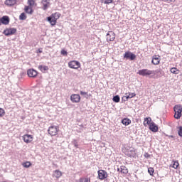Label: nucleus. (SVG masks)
<instances>
[{
    "label": "nucleus",
    "mask_w": 182,
    "mask_h": 182,
    "mask_svg": "<svg viewBox=\"0 0 182 182\" xmlns=\"http://www.w3.org/2000/svg\"><path fill=\"white\" fill-rule=\"evenodd\" d=\"M165 136L166 137H169L171 139H173V140H176V136H174L173 135H167V134H165Z\"/></svg>",
    "instance_id": "42"
},
{
    "label": "nucleus",
    "mask_w": 182,
    "mask_h": 182,
    "mask_svg": "<svg viewBox=\"0 0 182 182\" xmlns=\"http://www.w3.org/2000/svg\"><path fill=\"white\" fill-rule=\"evenodd\" d=\"M1 23H2V20L0 18V26H1Z\"/></svg>",
    "instance_id": "49"
},
{
    "label": "nucleus",
    "mask_w": 182,
    "mask_h": 182,
    "mask_svg": "<svg viewBox=\"0 0 182 182\" xmlns=\"http://www.w3.org/2000/svg\"><path fill=\"white\" fill-rule=\"evenodd\" d=\"M24 11L26 14H28V15H32L33 14V9L30 6H26L24 8Z\"/></svg>",
    "instance_id": "19"
},
{
    "label": "nucleus",
    "mask_w": 182,
    "mask_h": 182,
    "mask_svg": "<svg viewBox=\"0 0 182 182\" xmlns=\"http://www.w3.org/2000/svg\"><path fill=\"white\" fill-rule=\"evenodd\" d=\"M124 59H126L127 60H134V59H136V55L130 51H127L124 54Z\"/></svg>",
    "instance_id": "7"
},
{
    "label": "nucleus",
    "mask_w": 182,
    "mask_h": 182,
    "mask_svg": "<svg viewBox=\"0 0 182 182\" xmlns=\"http://www.w3.org/2000/svg\"><path fill=\"white\" fill-rule=\"evenodd\" d=\"M144 156L145 157V159H149L150 158V154H149V153H145Z\"/></svg>",
    "instance_id": "43"
},
{
    "label": "nucleus",
    "mask_w": 182,
    "mask_h": 182,
    "mask_svg": "<svg viewBox=\"0 0 182 182\" xmlns=\"http://www.w3.org/2000/svg\"><path fill=\"white\" fill-rule=\"evenodd\" d=\"M103 1H105V0H101V2H103Z\"/></svg>",
    "instance_id": "51"
},
{
    "label": "nucleus",
    "mask_w": 182,
    "mask_h": 182,
    "mask_svg": "<svg viewBox=\"0 0 182 182\" xmlns=\"http://www.w3.org/2000/svg\"><path fill=\"white\" fill-rule=\"evenodd\" d=\"M125 97L127 98V100H129V99H130L129 95H126Z\"/></svg>",
    "instance_id": "47"
},
{
    "label": "nucleus",
    "mask_w": 182,
    "mask_h": 182,
    "mask_svg": "<svg viewBox=\"0 0 182 182\" xmlns=\"http://www.w3.org/2000/svg\"><path fill=\"white\" fill-rule=\"evenodd\" d=\"M72 144L75 147V149H79V144L77 139H73Z\"/></svg>",
    "instance_id": "27"
},
{
    "label": "nucleus",
    "mask_w": 182,
    "mask_h": 182,
    "mask_svg": "<svg viewBox=\"0 0 182 182\" xmlns=\"http://www.w3.org/2000/svg\"><path fill=\"white\" fill-rule=\"evenodd\" d=\"M107 42H113L116 39V34L113 31H109L106 35Z\"/></svg>",
    "instance_id": "8"
},
{
    "label": "nucleus",
    "mask_w": 182,
    "mask_h": 182,
    "mask_svg": "<svg viewBox=\"0 0 182 182\" xmlns=\"http://www.w3.org/2000/svg\"><path fill=\"white\" fill-rule=\"evenodd\" d=\"M104 4L105 5H109L110 4H113V0H104Z\"/></svg>",
    "instance_id": "36"
},
{
    "label": "nucleus",
    "mask_w": 182,
    "mask_h": 182,
    "mask_svg": "<svg viewBox=\"0 0 182 182\" xmlns=\"http://www.w3.org/2000/svg\"><path fill=\"white\" fill-rule=\"evenodd\" d=\"M80 93L81 96H85V97H87V92L80 91Z\"/></svg>",
    "instance_id": "38"
},
{
    "label": "nucleus",
    "mask_w": 182,
    "mask_h": 182,
    "mask_svg": "<svg viewBox=\"0 0 182 182\" xmlns=\"http://www.w3.org/2000/svg\"><path fill=\"white\" fill-rule=\"evenodd\" d=\"M45 2L48 3V0H42V4H45Z\"/></svg>",
    "instance_id": "46"
},
{
    "label": "nucleus",
    "mask_w": 182,
    "mask_h": 182,
    "mask_svg": "<svg viewBox=\"0 0 182 182\" xmlns=\"http://www.w3.org/2000/svg\"><path fill=\"white\" fill-rule=\"evenodd\" d=\"M124 154L125 156H127V157H136V149L133 147L131 148H126L124 150Z\"/></svg>",
    "instance_id": "3"
},
{
    "label": "nucleus",
    "mask_w": 182,
    "mask_h": 182,
    "mask_svg": "<svg viewBox=\"0 0 182 182\" xmlns=\"http://www.w3.org/2000/svg\"><path fill=\"white\" fill-rule=\"evenodd\" d=\"M170 72L173 75H178V73H180V70L177 69V68H171Z\"/></svg>",
    "instance_id": "24"
},
{
    "label": "nucleus",
    "mask_w": 182,
    "mask_h": 182,
    "mask_svg": "<svg viewBox=\"0 0 182 182\" xmlns=\"http://www.w3.org/2000/svg\"><path fill=\"white\" fill-rule=\"evenodd\" d=\"M49 4V2H47L46 4L43 3V9L44 11H46V9H48V4Z\"/></svg>",
    "instance_id": "40"
},
{
    "label": "nucleus",
    "mask_w": 182,
    "mask_h": 182,
    "mask_svg": "<svg viewBox=\"0 0 182 182\" xmlns=\"http://www.w3.org/2000/svg\"><path fill=\"white\" fill-rule=\"evenodd\" d=\"M51 16H53L54 18L58 21V19L59 18H60V13L56 12V13H54V14H51Z\"/></svg>",
    "instance_id": "28"
},
{
    "label": "nucleus",
    "mask_w": 182,
    "mask_h": 182,
    "mask_svg": "<svg viewBox=\"0 0 182 182\" xmlns=\"http://www.w3.org/2000/svg\"><path fill=\"white\" fill-rule=\"evenodd\" d=\"M53 176L56 178L62 177V172L59 170H55L53 173Z\"/></svg>",
    "instance_id": "23"
},
{
    "label": "nucleus",
    "mask_w": 182,
    "mask_h": 182,
    "mask_svg": "<svg viewBox=\"0 0 182 182\" xmlns=\"http://www.w3.org/2000/svg\"><path fill=\"white\" fill-rule=\"evenodd\" d=\"M28 77H36L38 76V71L35 69H29L27 71Z\"/></svg>",
    "instance_id": "12"
},
{
    "label": "nucleus",
    "mask_w": 182,
    "mask_h": 182,
    "mask_svg": "<svg viewBox=\"0 0 182 182\" xmlns=\"http://www.w3.org/2000/svg\"><path fill=\"white\" fill-rule=\"evenodd\" d=\"M169 2H174L176 0H168Z\"/></svg>",
    "instance_id": "48"
},
{
    "label": "nucleus",
    "mask_w": 182,
    "mask_h": 182,
    "mask_svg": "<svg viewBox=\"0 0 182 182\" xmlns=\"http://www.w3.org/2000/svg\"><path fill=\"white\" fill-rule=\"evenodd\" d=\"M23 139L25 143H31L33 140V136L29 134H25L23 136Z\"/></svg>",
    "instance_id": "15"
},
{
    "label": "nucleus",
    "mask_w": 182,
    "mask_h": 182,
    "mask_svg": "<svg viewBox=\"0 0 182 182\" xmlns=\"http://www.w3.org/2000/svg\"><path fill=\"white\" fill-rule=\"evenodd\" d=\"M31 164L29 161H26L23 164V166L25 167V168H29L31 167Z\"/></svg>",
    "instance_id": "32"
},
{
    "label": "nucleus",
    "mask_w": 182,
    "mask_h": 182,
    "mask_svg": "<svg viewBox=\"0 0 182 182\" xmlns=\"http://www.w3.org/2000/svg\"><path fill=\"white\" fill-rule=\"evenodd\" d=\"M70 100L73 103H79L80 102V95L79 94H73L70 96Z\"/></svg>",
    "instance_id": "11"
},
{
    "label": "nucleus",
    "mask_w": 182,
    "mask_h": 182,
    "mask_svg": "<svg viewBox=\"0 0 182 182\" xmlns=\"http://www.w3.org/2000/svg\"><path fill=\"white\" fill-rule=\"evenodd\" d=\"M177 129H178V134L180 137H182V127H177Z\"/></svg>",
    "instance_id": "34"
},
{
    "label": "nucleus",
    "mask_w": 182,
    "mask_h": 182,
    "mask_svg": "<svg viewBox=\"0 0 182 182\" xmlns=\"http://www.w3.org/2000/svg\"><path fill=\"white\" fill-rule=\"evenodd\" d=\"M117 171H119V172H120V168H117Z\"/></svg>",
    "instance_id": "50"
},
{
    "label": "nucleus",
    "mask_w": 182,
    "mask_h": 182,
    "mask_svg": "<svg viewBox=\"0 0 182 182\" xmlns=\"http://www.w3.org/2000/svg\"><path fill=\"white\" fill-rule=\"evenodd\" d=\"M112 100L115 103H119V102H120V96H119V95L114 96L112 98Z\"/></svg>",
    "instance_id": "26"
},
{
    "label": "nucleus",
    "mask_w": 182,
    "mask_h": 182,
    "mask_svg": "<svg viewBox=\"0 0 182 182\" xmlns=\"http://www.w3.org/2000/svg\"><path fill=\"white\" fill-rule=\"evenodd\" d=\"M0 18L1 19V23L3 25H9V22H10L9 16H4Z\"/></svg>",
    "instance_id": "18"
},
{
    "label": "nucleus",
    "mask_w": 182,
    "mask_h": 182,
    "mask_svg": "<svg viewBox=\"0 0 182 182\" xmlns=\"http://www.w3.org/2000/svg\"><path fill=\"white\" fill-rule=\"evenodd\" d=\"M19 19L20 21H25V19H26V14H25V13H21L19 16Z\"/></svg>",
    "instance_id": "29"
},
{
    "label": "nucleus",
    "mask_w": 182,
    "mask_h": 182,
    "mask_svg": "<svg viewBox=\"0 0 182 182\" xmlns=\"http://www.w3.org/2000/svg\"><path fill=\"white\" fill-rule=\"evenodd\" d=\"M28 3L29 6H33V5H35V1H33V0H28Z\"/></svg>",
    "instance_id": "37"
},
{
    "label": "nucleus",
    "mask_w": 182,
    "mask_h": 182,
    "mask_svg": "<svg viewBox=\"0 0 182 182\" xmlns=\"http://www.w3.org/2000/svg\"><path fill=\"white\" fill-rule=\"evenodd\" d=\"M146 124L150 126L151 124V117L144 118V126H146Z\"/></svg>",
    "instance_id": "25"
},
{
    "label": "nucleus",
    "mask_w": 182,
    "mask_h": 182,
    "mask_svg": "<svg viewBox=\"0 0 182 182\" xmlns=\"http://www.w3.org/2000/svg\"><path fill=\"white\" fill-rule=\"evenodd\" d=\"M98 173V178L100 180H105L107 178V172L105 170L100 169L97 171Z\"/></svg>",
    "instance_id": "10"
},
{
    "label": "nucleus",
    "mask_w": 182,
    "mask_h": 182,
    "mask_svg": "<svg viewBox=\"0 0 182 182\" xmlns=\"http://www.w3.org/2000/svg\"><path fill=\"white\" fill-rule=\"evenodd\" d=\"M152 78L154 79H159V77H161L164 76V71L161 68H158L156 70H152Z\"/></svg>",
    "instance_id": "2"
},
{
    "label": "nucleus",
    "mask_w": 182,
    "mask_h": 182,
    "mask_svg": "<svg viewBox=\"0 0 182 182\" xmlns=\"http://www.w3.org/2000/svg\"><path fill=\"white\" fill-rule=\"evenodd\" d=\"M173 111L175 112L174 118L175 119H180L182 114V106L181 105H176L173 107Z\"/></svg>",
    "instance_id": "1"
},
{
    "label": "nucleus",
    "mask_w": 182,
    "mask_h": 182,
    "mask_svg": "<svg viewBox=\"0 0 182 182\" xmlns=\"http://www.w3.org/2000/svg\"><path fill=\"white\" fill-rule=\"evenodd\" d=\"M148 173L150 174V176H153L154 173V168L150 167L148 168Z\"/></svg>",
    "instance_id": "33"
},
{
    "label": "nucleus",
    "mask_w": 182,
    "mask_h": 182,
    "mask_svg": "<svg viewBox=\"0 0 182 182\" xmlns=\"http://www.w3.org/2000/svg\"><path fill=\"white\" fill-rule=\"evenodd\" d=\"M68 66L70 69H79V68H80V63L79 61L73 60L68 63Z\"/></svg>",
    "instance_id": "9"
},
{
    "label": "nucleus",
    "mask_w": 182,
    "mask_h": 182,
    "mask_svg": "<svg viewBox=\"0 0 182 182\" xmlns=\"http://www.w3.org/2000/svg\"><path fill=\"white\" fill-rule=\"evenodd\" d=\"M38 69L43 73H45L46 70H49V67L48 65H38Z\"/></svg>",
    "instance_id": "21"
},
{
    "label": "nucleus",
    "mask_w": 182,
    "mask_h": 182,
    "mask_svg": "<svg viewBox=\"0 0 182 182\" xmlns=\"http://www.w3.org/2000/svg\"><path fill=\"white\" fill-rule=\"evenodd\" d=\"M61 55H63V56H66L68 55V51H66L65 50H62Z\"/></svg>",
    "instance_id": "41"
},
{
    "label": "nucleus",
    "mask_w": 182,
    "mask_h": 182,
    "mask_svg": "<svg viewBox=\"0 0 182 182\" xmlns=\"http://www.w3.org/2000/svg\"><path fill=\"white\" fill-rule=\"evenodd\" d=\"M16 32V28H6L3 31V34L5 35V36H11V35H15Z\"/></svg>",
    "instance_id": "6"
},
{
    "label": "nucleus",
    "mask_w": 182,
    "mask_h": 182,
    "mask_svg": "<svg viewBox=\"0 0 182 182\" xmlns=\"http://www.w3.org/2000/svg\"><path fill=\"white\" fill-rule=\"evenodd\" d=\"M5 116V109L0 108V117Z\"/></svg>",
    "instance_id": "35"
},
{
    "label": "nucleus",
    "mask_w": 182,
    "mask_h": 182,
    "mask_svg": "<svg viewBox=\"0 0 182 182\" xmlns=\"http://www.w3.org/2000/svg\"><path fill=\"white\" fill-rule=\"evenodd\" d=\"M160 55H154L152 56L151 63H153V65H159L160 63Z\"/></svg>",
    "instance_id": "13"
},
{
    "label": "nucleus",
    "mask_w": 182,
    "mask_h": 182,
    "mask_svg": "<svg viewBox=\"0 0 182 182\" xmlns=\"http://www.w3.org/2000/svg\"><path fill=\"white\" fill-rule=\"evenodd\" d=\"M137 74L139 75V76L147 77V76L153 75V70L149 69H142L138 70Z\"/></svg>",
    "instance_id": "4"
},
{
    "label": "nucleus",
    "mask_w": 182,
    "mask_h": 182,
    "mask_svg": "<svg viewBox=\"0 0 182 182\" xmlns=\"http://www.w3.org/2000/svg\"><path fill=\"white\" fill-rule=\"evenodd\" d=\"M122 123L124 126H129V124H130L132 123V120H130V119H129V118H124L122 120Z\"/></svg>",
    "instance_id": "20"
},
{
    "label": "nucleus",
    "mask_w": 182,
    "mask_h": 182,
    "mask_svg": "<svg viewBox=\"0 0 182 182\" xmlns=\"http://www.w3.org/2000/svg\"><path fill=\"white\" fill-rule=\"evenodd\" d=\"M178 166H180V164L178 163V161H176L173 162L172 167L175 169H177L178 168Z\"/></svg>",
    "instance_id": "30"
},
{
    "label": "nucleus",
    "mask_w": 182,
    "mask_h": 182,
    "mask_svg": "<svg viewBox=\"0 0 182 182\" xmlns=\"http://www.w3.org/2000/svg\"><path fill=\"white\" fill-rule=\"evenodd\" d=\"M129 98L132 99L136 96V93L135 92H129Z\"/></svg>",
    "instance_id": "39"
},
{
    "label": "nucleus",
    "mask_w": 182,
    "mask_h": 182,
    "mask_svg": "<svg viewBox=\"0 0 182 182\" xmlns=\"http://www.w3.org/2000/svg\"><path fill=\"white\" fill-rule=\"evenodd\" d=\"M79 182H90V179L88 178H80Z\"/></svg>",
    "instance_id": "31"
},
{
    "label": "nucleus",
    "mask_w": 182,
    "mask_h": 182,
    "mask_svg": "<svg viewBox=\"0 0 182 182\" xmlns=\"http://www.w3.org/2000/svg\"><path fill=\"white\" fill-rule=\"evenodd\" d=\"M149 130H151V132H154V133H156V132H159V127L157 124H156V123H154V122H151L149 126Z\"/></svg>",
    "instance_id": "14"
},
{
    "label": "nucleus",
    "mask_w": 182,
    "mask_h": 182,
    "mask_svg": "<svg viewBox=\"0 0 182 182\" xmlns=\"http://www.w3.org/2000/svg\"><path fill=\"white\" fill-rule=\"evenodd\" d=\"M17 2H19V1L18 0H6L4 1V4L7 6H14V5H16Z\"/></svg>",
    "instance_id": "16"
},
{
    "label": "nucleus",
    "mask_w": 182,
    "mask_h": 182,
    "mask_svg": "<svg viewBox=\"0 0 182 182\" xmlns=\"http://www.w3.org/2000/svg\"><path fill=\"white\" fill-rule=\"evenodd\" d=\"M122 102H127V98H126V96H123V97H122Z\"/></svg>",
    "instance_id": "44"
},
{
    "label": "nucleus",
    "mask_w": 182,
    "mask_h": 182,
    "mask_svg": "<svg viewBox=\"0 0 182 182\" xmlns=\"http://www.w3.org/2000/svg\"><path fill=\"white\" fill-rule=\"evenodd\" d=\"M47 21L50 23L51 26H55L58 20H55V18L50 15V16L47 17Z\"/></svg>",
    "instance_id": "17"
},
{
    "label": "nucleus",
    "mask_w": 182,
    "mask_h": 182,
    "mask_svg": "<svg viewBox=\"0 0 182 182\" xmlns=\"http://www.w3.org/2000/svg\"><path fill=\"white\" fill-rule=\"evenodd\" d=\"M37 53H42V49L39 48V49L37 50Z\"/></svg>",
    "instance_id": "45"
},
{
    "label": "nucleus",
    "mask_w": 182,
    "mask_h": 182,
    "mask_svg": "<svg viewBox=\"0 0 182 182\" xmlns=\"http://www.w3.org/2000/svg\"><path fill=\"white\" fill-rule=\"evenodd\" d=\"M120 173L122 174H127L129 173V169L125 166H120Z\"/></svg>",
    "instance_id": "22"
},
{
    "label": "nucleus",
    "mask_w": 182,
    "mask_h": 182,
    "mask_svg": "<svg viewBox=\"0 0 182 182\" xmlns=\"http://www.w3.org/2000/svg\"><path fill=\"white\" fill-rule=\"evenodd\" d=\"M58 132H59V127L58 126H50L48 129V132L50 136H56V134H58Z\"/></svg>",
    "instance_id": "5"
}]
</instances>
